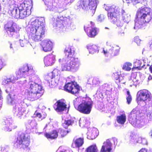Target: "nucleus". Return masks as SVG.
<instances>
[{
	"instance_id": "a18cd8bd",
	"label": "nucleus",
	"mask_w": 152,
	"mask_h": 152,
	"mask_svg": "<svg viewBox=\"0 0 152 152\" xmlns=\"http://www.w3.org/2000/svg\"><path fill=\"white\" fill-rule=\"evenodd\" d=\"M62 121H64V122H62V124H73L75 123H76L75 119H72L71 120H62Z\"/></svg>"
},
{
	"instance_id": "864d4df0",
	"label": "nucleus",
	"mask_w": 152,
	"mask_h": 152,
	"mask_svg": "<svg viewBox=\"0 0 152 152\" xmlns=\"http://www.w3.org/2000/svg\"><path fill=\"white\" fill-rule=\"evenodd\" d=\"M136 81L135 79H134L133 80H129V83H130V86H132L133 85H134L135 82Z\"/></svg>"
},
{
	"instance_id": "4468645a",
	"label": "nucleus",
	"mask_w": 152,
	"mask_h": 152,
	"mask_svg": "<svg viewBox=\"0 0 152 152\" xmlns=\"http://www.w3.org/2000/svg\"><path fill=\"white\" fill-rule=\"evenodd\" d=\"M120 49L118 46L115 45L108 49L103 48L102 53L105 56L111 58L119 54Z\"/></svg>"
},
{
	"instance_id": "4d7b16f0",
	"label": "nucleus",
	"mask_w": 152,
	"mask_h": 152,
	"mask_svg": "<svg viewBox=\"0 0 152 152\" xmlns=\"http://www.w3.org/2000/svg\"><path fill=\"white\" fill-rule=\"evenodd\" d=\"M32 1H28V0L26 1H25L23 4H24L25 3H27L28 4L27 5H26V6H28L29 4V3H31V8H32Z\"/></svg>"
},
{
	"instance_id": "a211bd4d",
	"label": "nucleus",
	"mask_w": 152,
	"mask_h": 152,
	"mask_svg": "<svg viewBox=\"0 0 152 152\" xmlns=\"http://www.w3.org/2000/svg\"><path fill=\"white\" fill-rule=\"evenodd\" d=\"M66 91L73 94L78 93L80 90L79 86L75 82L68 83L64 86Z\"/></svg>"
},
{
	"instance_id": "052dcab7",
	"label": "nucleus",
	"mask_w": 152,
	"mask_h": 152,
	"mask_svg": "<svg viewBox=\"0 0 152 152\" xmlns=\"http://www.w3.org/2000/svg\"><path fill=\"white\" fill-rule=\"evenodd\" d=\"M138 152H148L147 150L145 149H142L140 150Z\"/></svg>"
},
{
	"instance_id": "5701e85b",
	"label": "nucleus",
	"mask_w": 152,
	"mask_h": 152,
	"mask_svg": "<svg viewBox=\"0 0 152 152\" xmlns=\"http://www.w3.org/2000/svg\"><path fill=\"white\" fill-rule=\"evenodd\" d=\"M41 45L44 51L48 52L52 50L53 43L49 39H45L42 42Z\"/></svg>"
},
{
	"instance_id": "ea45409f",
	"label": "nucleus",
	"mask_w": 152,
	"mask_h": 152,
	"mask_svg": "<svg viewBox=\"0 0 152 152\" xmlns=\"http://www.w3.org/2000/svg\"><path fill=\"white\" fill-rule=\"evenodd\" d=\"M108 85L107 84H105L102 85L100 87V90L101 93L105 91H109V89H107Z\"/></svg>"
},
{
	"instance_id": "a878e982",
	"label": "nucleus",
	"mask_w": 152,
	"mask_h": 152,
	"mask_svg": "<svg viewBox=\"0 0 152 152\" xmlns=\"http://www.w3.org/2000/svg\"><path fill=\"white\" fill-rule=\"evenodd\" d=\"M18 79V77H15L13 75H10L9 77H5L3 78L2 81V84L4 85L9 84L10 83H13L15 80Z\"/></svg>"
},
{
	"instance_id": "393cba45",
	"label": "nucleus",
	"mask_w": 152,
	"mask_h": 152,
	"mask_svg": "<svg viewBox=\"0 0 152 152\" xmlns=\"http://www.w3.org/2000/svg\"><path fill=\"white\" fill-rule=\"evenodd\" d=\"M140 114L139 112L136 109H134L129 115V120L130 124H134L136 122L137 117Z\"/></svg>"
},
{
	"instance_id": "b1692460",
	"label": "nucleus",
	"mask_w": 152,
	"mask_h": 152,
	"mask_svg": "<svg viewBox=\"0 0 152 152\" xmlns=\"http://www.w3.org/2000/svg\"><path fill=\"white\" fill-rule=\"evenodd\" d=\"M55 58L56 56L52 54L46 56L45 57L44 59L45 65L46 66L53 65L56 61Z\"/></svg>"
},
{
	"instance_id": "6e6d98bb",
	"label": "nucleus",
	"mask_w": 152,
	"mask_h": 152,
	"mask_svg": "<svg viewBox=\"0 0 152 152\" xmlns=\"http://www.w3.org/2000/svg\"><path fill=\"white\" fill-rule=\"evenodd\" d=\"M36 116L37 117L39 118V120H41L42 119L41 117V115L40 113H36Z\"/></svg>"
},
{
	"instance_id": "58836bf2",
	"label": "nucleus",
	"mask_w": 152,
	"mask_h": 152,
	"mask_svg": "<svg viewBox=\"0 0 152 152\" xmlns=\"http://www.w3.org/2000/svg\"><path fill=\"white\" fill-rule=\"evenodd\" d=\"M20 43L21 47H24L26 46V45L29 43V42L27 39L24 38L23 39H20Z\"/></svg>"
},
{
	"instance_id": "49530a36",
	"label": "nucleus",
	"mask_w": 152,
	"mask_h": 152,
	"mask_svg": "<svg viewBox=\"0 0 152 152\" xmlns=\"http://www.w3.org/2000/svg\"><path fill=\"white\" fill-rule=\"evenodd\" d=\"M146 114L147 117L149 119V120L151 121L152 120V110H147Z\"/></svg>"
},
{
	"instance_id": "603ef678",
	"label": "nucleus",
	"mask_w": 152,
	"mask_h": 152,
	"mask_svg": "<svg viewBox=\"0 0 152 152\" xmlns=\"http://www.w3.org/2000/svg\"><path fill=\"white\" fill-rule=\"evenodd\" d=\"M118 124H116V125L115 126L118 129H120L122 128V126L124 128L126 126H125L126 124H118Z\"/></svg>"
},
{
	"instance_id": "69168bd1",
	"label": "nucleus",
	"mask_w": 152,
	"mask_h": 152,
	"mask_svg": "<svg viewBox=\"0 0 152 152\" xmlns=\"http://www.w3.org/2000/svg\"><path fill=\"white\" fill-rule=\"evenodd\" d=\"M10 49H13V46H12V44L11 43H10Z\"/></svg>"
},
{
	"instance_id": "5fc2aeb1",
	"label": "nucleus",
	"mask_w": 152,
	"mask_h": 152,
	"mask_svg": "<svg viewBox=\"0 0 152 152\" xmlns=\"http://www.w3.org/2000/svg\"><path fill=\"white\" fill-rule=\"evenodd\" d=\"M77 99H75L74 100V106L76 109H77V107H78V105L77 104V103H78V101H77Z\"/></svg>"
},
{
	"instance_id": "0eeeda50",
	"label": "nucleus",
	"mask_w": 152,
	"mask_h": 152,
	"mask_svg": "<svg viewBox=\"0 0 152 152\" xmlns=\"http://www.w3.org/2000/svg\"><path fill=\"white\" fill-rule=\"evenodd\" d=\"M103 8L107 11L108 18L111 22L115 23L118 27L123 26V22L118 20L117 18L118 16L120 15V7L114 5L110 6L104 4Z\"/></svg>"
},
{
	"instance_id": "9b49d317",
	"label": "nucleus",
	"mask_w": 152,
	"mask_h": 152,
	"mask_svg": "<svg viewBox=\"0 0 152 152\" xmlns=\"http://www.w3.org/2000/svg\"><path fill=\"white\" fill-rule=\"evenodd\" d=\"M30 143V137L29 134L21 133L19 134L14 145L18 148L25 149L28 147Z\"/></svg>"
},
{
	"instance_id": "c756f323",
	"label": "nucleus",
	"mask_w": 152,
	"mask_h": 152,
	"mask_svg": "<svg viewBox=\"0 0 152 152\" xmlns=\"http://www.w3.org/2000/svg\"><path fill=\"white\" fill-rule=\"evenodd\" d=\"M119 124H124L126 121V115L123 113L120 116H118L116 118Z\"/></svg>"
},
{
	"instance_id": "7c9ffc66",
	"label": "nucleus",
	"mask_w": 152,
	"mask_h": 152,
	"mask_svg": "<svg viewBox=\"0 0 152 152\" xmlns=\"http://www.w3.org/2000/svg\"><path fill=\"white\" fill-rule=\"evenodd\" d=\"M77 139H76L74 141V143L76 147H79L81 146L83 143V137H80L78 135Z\"/></svg>"
},
{
	"instance_id": "f257e3e1",
	"label": "nucleus",
	"mask_w": 152,
	"mask_h": 152,
	"mask_svg": "<svg viewBox=\"0 0 152 152\" xmlns=\"http://www.w3.org/2000/svg\"><path fill=\"white\" fill-rule=\"evenodd\" d=\"M45 23L44 18L43 17L31 19L26 31L33 40L40 41L44 37L45 30Z\"/></svg>"
},
{
	"instance_id": "72a5a7b5",
	"label": "nucleus",
	"mask_w": 152,
	"mask_h": 152,
	"mask_svg": "<svg viewBox=\"0 0 152 152\" xmlns=\"http://www.w3.org/2000/svg\"><path fill=\"white\" fill-rule=\"evenodd\" d=\"M100 82L98 78H94L93 79L91 78L89 79L88 81V83L90 84H92L94 86L98 85L100 83Z\"/></svg>"
},
{
	"instance_id": "e2e57ef3",
	"label": "nucleus",
	"mask_w": 152,
	"mask_h": 152,
	"mask_svg": "<svg viewBox=\"0 0 152 152\" xmlns=\"http://www.w3.org/2000/svg\"><path fill=\"white\" fill-rule=\"evenodd\" d=\"M152 79V76L151 75H149L148 78V81Z\"/></svg>"
},
{
	"instance_id": "4be33fe9",
	"label": "nucleus",
	"mask_w": 152,
	"mask_h": 152,
	"mask_svg": "<svg viewBox=\"0 0 152 152\" xmlns=\"http://www.w3.org/2000/svg\"><path fill=\"white\" fill-rule=\"evenodd\" d=\"M84 28L87 35L90 37H94L98 34V31L96 28L92 27L91 26H85Z\"/></svg>"
},
{
	"instance_id": "0e129e2a",
	"label": "nucleus",
	"mask_w": 152,
	"mask_h": 152,
	"mask_svg": "<svg viewBox=\"0 0 152 152\" xmlns=\"http://www.w3.org/2000/svg\"><path fill=\"white\" fill-rule=\"evenodd\" d=\"M119 35L121 36H123L124 35V32H122L119 34Z\"/></svg>"
},
{
	"instance_id": "37998d69",
	"label": "nucleus",
	"mask_w": 152,
	"mask_h": 152,
	"mask_svg": "<svg viewBox=\"0 0 152 152\" xmlns=\"http://www.w3.org/2000/svg\"><path fill=\"white\" fill-rule=\"evenodd\" d=\"M127 96L126 97L127 102L128 104H129L131 103L132 98L131 95L130 94V92L129 91H127Z\"/></svg>"
},
{
	"instance_id": "412c9836",
	"label": "nucleus",
	"mask_w": 152,
	"mask_h": 152,
	"mask_svg": "<svg viewBox=\"0 0 152 152\" xmlns=\"http://www.w3.org/2000/svg\"><path fill=\"white\" fill-rule=\"evenodd\" d=\"M88 132L87 133L88 139L90 140H93L95 139L98 135L99 131L96 128L92 127L87 128Z\"/></svg>"
},
{
	"instance_id": "2f4dec72",
	"label": "nucleus",
	"mask_w": 152,
	"mask_h": 152,
	"mask_svg": "<svg viewBox=\"0 0 152 152\" xmlns=\"http://www.w3.org/2000/svg\"><path fill=\"white\" fill-rule=\"evenodd\" d=\"M129 143L132 145L136 144L137 143V138L134 133H132L130 136Z\"/></svg>"
},
{
	"instance_id": "2eb2a0df",
	"label": "nucleus",
	"mask_w": 152,
	"mask_h": 152,
	"mask_svg": "<svg viewBox=\"0 0 152 152\" xmlns=\"http://www.w3.org/2000/svg\"><path fill=\"white\" fill-rule=\"evenodd\" d=\"M61 69L58 66L54 69L52 72V76L51 82L49 83V86L53 88L57 86L60 78Z\"/></svg>"
},
{
	"instance_id": "1a4fd4ad",
	"label": "nucleus",
	"mask_w": 152,
	"mask_h": 152,
	"mask_svg": "<svg viewBox=\"0 0 152 152\" xmlns=\"http://www.w3.org/2000/svg\"><path fill=\"white\" fill-rule=\"evenodd\" d=\"M99 3L98 0H81L78 1L75 7L76 8L80 10L90 11L92 15L95 12L97 4Z\"/></svg>"
},
{
	"instance_id": "de8ad7c7",
	"label": "nucleus",
	"mask_w": 152,
	"mask_h": 152,
	"mask_svg": "<svg viewBox=\"0 0 152 152\" xmlns=\"http://www.w3.org/2000/svg\"><path fill=\"white\" fill-rule=\"evenodd\" d=\"M9 147L8 146L6 145L2 147L0 152H9Z\"/></svg>"
},
{
	"instance_id": "4c0bfd02",
	"label": "nucleus",
	"mask_w": 152,
	"mask_h": 152,
	"mask_svg": "<svg viewBox=\"0 0 152 152\" xmlns=\"http://www.w3.org/2000/svg\"><path fill=\"white\" fill-rule=\"evenodd\" d=\"M87 152H98V150L95 145H91L86 150Z\"/></svg>"
},
{
	"instance_id": "f03ea898",
	"label": "nucleus",
	"mask_w": 152,
	"mask_h": 152,
	"mask_svg": "<svg viewBox=\"0 0 152 152\" xmlns=\"http://www.w3.org/2000/svg\"><path fill=\"white\" fill-rule=\"evenodd\" d=\"M75 51V49L72 46L65 48L64 51L65 56L58 60L59 62L61 64V68L60 69L61 71H69L71 69L76 71L79 69L80 61L78 58L73 57Z\"/></svg>"
},
{
	"instance_id": "dca6fc26",
	"label": "nucleus",
	"mask_w": 152,
	"mask_h": 152,
	"mask_svg": "<svg viewBox=\"0 0 152 152\" xmlns=\"http://www.w3.org/2000/svg\"><path fill=\"white\" fill-rule=\"evenodd\" d=\"M92 108L91 102L85 101L78 106L77 110L81 113L86 114H89L91 111Z\"/></svg>"
},
{
	"instance_id": "3c124183",
	"label": "nucleus",
	"mask_w": 152,
	"mask_h": 152,
	"mask_svg": "<svg viewBox=\"0 0 152 152\" xmlns=\"http://www.w3.org/2000/svg\"><path fill=\"white\" fill-rule=\"evenodd\" d=\"M141 40L139 39L138 37H136L134 38V41L137 43L138 45L140 44Z\"/></svg>"
},
{
	"instance_id": "cd10ccee",
	"label": "nucleus",
	"mask_w": 152,
	"mask_h": 152,
	"mask_svg": "<svg viewBox=\"0 0 152 152\" xmlns=\"http://www.w3.org/2000/svg\"><path fill=\"white\" fill-rule=\"evenodd\" d=\"M120 13H121L122 15V18L124 21L128 23L130 20V16L129 14H126L125 11L123 9L120 8Z\"/></svg>"
},
{
	"instance_id": "ddd939ff",
	"label": "nucleus",
	"mask_w": 152,
	"mask_h": 152,
	"mask_svg": "<svg viewBox=\"0 0 152 152\" xmlns=\"http://www.w3.org/2000/svg\"><path fill=\"white\" fill-rule=\"evenodd\" d=\"M18 74L21 76H23L24 77L21 80L24 78L26 79V76H31L34 78L35 77V72L33 69V66L30 64H25L19 69Z\"/></svg>"
},
{
	"instance_id": "e433bc0d",
	"label": "nucleus",
	"mask_w": 152,
	"mask_h": 152,
	"mask_svg": "<svg viewBox=\"0 0 152 152\" xmlns=\"http://www.w3.org/2000/svg\"><path fill=\"white\" fill-rule=\"evenodd\" d=\"M132 64L128 62L125 63L123 66L122 69L125 70L129 71L131 69Z\"/></svg>"
},
{
	"instance_id": "f3484780",
	"label": "nucleus",
	"mask_w": 152,
	"mask_h": 152,
	"mask_svg": "<svg viewBox=\"0 0 152 152\" xmlns=\"http://www.w3.org/2000/svg\"><path fill=\"white\" fill-rule=\"evenodd\" d=\"M116 141L117 140L115 138L107 140L103 143L100 152H111L113 148V142L114 145H116L115 141Z\"/></svg>"
},
{
	"instance_id": "20e7f679",
	"label": "nucleus",
	"mask_w": 152,
	"mask_h": 152,
	"mask_svg": "<svg viewBox=\"0 0 152 152\" xmlns=\"http://www.w3.org/2000/svg\"><path fill=\"white\" fill-rule=\"evenodd\" d=\"M136 17L134 28L137 30L142 28L145 23H148L151 20L152 18L151 10L147 7H142L138 10Z\"/></svg>"
},
{
	"instance_id": "09e8293b",
	"label": "nucleus",
	"mask_w": 152,
	"mask_h": 152,
	"mask_svg": "<svg viewBox=\"0 0 152 152\" xmlns=\"http://www.w3.org/2000/svg\"><path fill=\"white\" fill-rule=\"evenodd\" d=\"M132 126L136 129H140L144 127V125L142 124H132Z\"/></svg>"
},
{
	"instance_id": "f704fd0d",
	"label": "nucleus",
	"mask_w": 152,
	"mask_h": 152,
	"mask_svg": "<svg viewBox=\"0 0 152 152\" xmlns=\"http://www.w3.org/2000/svg\"><path fill=\"white\" fill-rule=\"evenodd\" d=\"M137 143L141 144L143 145H147L148 142L147 140L144 137L139 136L137 137Z\"/></svg>"
},
{
	"instance_id": "9d476101",
	"label": "nucleus",
	"mask_w": 152,
	"mask_h": 152,
	"mask_svg": "<svg viewBox=\"0 0 152 152\" xmlns=\"http://www.w3.org/2000/svg\"><path fill=\"white\" fill-rule=\"evenodd\" d=\"M70 17H63V16L58 17L56 19L53 18L52 20L53 21V25L61 28L66 27L68 29L74 30L75 28V26L70 19Z\"/></svg>"
},
{
	"instance_id": "bb28decb",
	"label": "nucleus",
	"mask_w": 152,
	"mask_h": 152,
	"mask_svg": "<svg viewBox=\"0 0 152 152\" xmlns=\"http://www.w3.org/2000/svg\"><path fill=\"white\" fill-rule=\"evenodd\" d=\"M87 48L89 51V53L91 54H94V53L99 52L98 47L95 45L92 44H90L87 46Z\"/></svg>"
},
{
	"instance_id": "13d9d810",
	"label": "nucleus",
	"mask_w": 152,
	"mask_h": 152,
	"mask_svg": "<svg viewBox=\"0 0 152 152\" xmlns=\"http://www.w3.org/2000/svg\"><path fill=\"white\" fill-rule=\"evenodd\" d=\"M62 126L63 127L65 128L66 129H67L68 127L70 125H72V124H63Z\"/></svg>"
},
{
	"instance_id": "c85d7f7f",
	"label": "nucleus",
	"mask_w": 152,
	"mask_h": 152,
	"mask_svg": "<svg viewBox=\"0 0 152 152\" xmlns=\"http://www.w3.org/2000/svg\"><path fill=\"white\" fill-rule=\"evenodd\" d=\"M45 136L48 138L53 139L57 137L58 134L56 131L54 130L50 133H46Z\"/></svg>"
},
{
	"instance_id": "338daca9",
	"label": "nucleus",
	"mask_w": 152,
	"mask_h": 152,
	"mask_svg": "<svg viewBox=\"0 0 152 152\" xmlns=\"http://www.w3.org/2000/svg\"><path fill=\"white\" fill-rule=\"evenodd\" d=\"M79 126L82 128L84 126V124H79Z\"/></svg>"
},
{
	"instance_id": "c03bdc74",
	"label": "nucleus",
	"mask_w": 152,
	"mask_h": 152,
	"mask_svg": "<svg viewBox=\"0 0 152 152\" xmlns=\"http://www.w3.org/2000/svg\"><path fill=\"white\" fill-rule=\"evenodd\" d=\"M3 120V121L2 122V123H4L6 124H12L13 123L12 119L10 118H5Z\"/></svg>"
},
{
	"instance_id": "79ce46f5",
	"label": "nucleus",
	"mask_w": 152,
	"mask_h": 152,
	"mask_svg": "<svg viewBox=\"0 0 152 152\" xmlns=\"http://www.w3.org/2000/svg\"><path fill=\"white\" fill-rule=\"evenodd\" d=\"M58 133H59L62 137H63L66 135L67 133L69 132L68 130L67 131V132L62 129H59L58 130Z\"/></svg>"
},
{
	"instance_id": "680f3d73",
	"label": "nucleus",
	"mask_w": 152,
	"mask_h": 152,
	"mask_svg": "<svg viewBox=\"0 0 152 152\" xmlns=\"http://www.w3.org/2000/svg\"><path fill=\"white\" fill-rule=\"evenodd\" d=\"M150 136L152 138V130H151L149 133Z\"/></svg>"
},
{
	"instance_id": "f8f14e48",
	"label": "nucleus",
	"mask_w": 152,
	"mask_h": 152,
	"mask_svg": "<svg viewBox=\"0 0 152 152\" xmlns=\"http://www.w3.org/2000/svg\"><path fill=\"white\" fill-rule=\"evenodd\" d=\"M138 101L145 102L146 105L149 106L152 105V96L151 93L147 90L139 91L137 94Z\"/></svg>"
},
{
	"instance_id": "6ab92c4d",
	"label": "nucleus",
	"mask_w": 152,
	"mask_h": 152,
	"mask_svg": "<svg viewBox=\"0 0 152 152\" xmlns=\"http://www.w3.org/2000/svg\"><path fill=\"white\" fill-rule=\"evenodd\" d=\"M16 27L15 23L9 21L4 25V28L9 36L12 37L16 32Z\"/></svg>"
},
{
	"instance_id": "c9c22d12",
	"label": "nucleus",
	"mask_w": 152,
	"mask_h": 152,
	"mask_svg": "<svg viewBox=\"0 0 152 152\" xmlns=\"http://www.w3.org/2000/svg\"><path fill=\"white\" fill-rule=\"evenodd\" d=\"M142 64V62L140 60L136 59L134 63V68H132V69H134V68H137L139 69H141V68L142 67H141V64Z\"/></svg>"
},
{
	"instance_id": "aec40b11",
	"label": "nucleus",
	"mask_w": 152,
	"mask_h": 152,
	"mask_svg": "<svg viewBox=\"0 0 152 152\" xmlns=\"http://www.w3.org/2000/svg\"><path fill=\"white\" fill-rule=\"evenodd\" d=\"M53 107L57 112H61L66 110H67L68 112L69 111V108L66 107V105L61 100L57 101L54 105Z\"/></svg>"
},
{
	"instance_id": "423d86ee",
	"label": "nucleus",
	"mask_w": 152,
	"mask_h": 152,
	"mask_svg": "<svg viewBox=\"0 0 152 152\" xmlns=\"http://www.w3.org/2000/svg\"><path fill=\"white\" fill-rule=\"evenodd\" d=\"M50 10L61 12L74 0H43Z\"/></svg>"
},
{
	"instance_id": "7ed1b4c3",
	"label": "nucleus",
	"mask_w": 152,
	"mask_h": 152,
	"mask_svg": "<svg viewBox=\"0 0 152 152\" xmlns=\"http://www.w3.org/2000/svg\"><path fill=\"white\" fill-rule=\"evenodd\" d=\"M20 86H23L27 91V99L33 101L39 98L43 94L44 91L41 85L32 80L29 81L25 78L17 82Z\"/></svg>"
},
{
	"instance_id": "a19ab883",
	"label": "nucleus",
	"mask_w": 152,
	"mask_h": 152,
	"mask_svg": "<svg viewBox=\"0 0 152 152\" xmlns=\"http://www.w3.org/2000/svg\"><path fill=\"white\" fill-rule=\"evenodd\" d=\"M105 18V16L103 14H100L98 15L97 19V21L99 22L103 21Z\"/></svg>"
},
{
	"instance_id": "39448f33",
	"label": "nucleus",
	"mask_w": 152,
	"mask_h": 152,
	"mask_svg": "<svg viewBox=\"0 0 152 152\" xmlns=\"http://www.w3.org/2000/svg\"><path fill=\"white\" fill-rule=\"evenodd\" d=\"M9 94L7 97V102L8 104L13 106V112L15 114L20 117L26 112V107L27 106L24 101L16 98V96Z\"/></svg>"
},
{
	"instance_id": "473e14b6",
	"label": "nucleus",
	"mask_w": 152,
	"mask_h": 152,
	"mask_svg": "<svg viewBox=\"0 0 152 152\" xmlns=\"http://www.w3.org/2000/svg\"><path fill=\"white\" fill-rule=\"evenodd\" d=\"M17 127L15 124H5L4 127V130L6 131H10L12 129H14Z\"/></svg>"
},
{
	"instance_id": "6e6552de",
	"label": "nucleus",
	"mask_w": 152,
	"mask_h": 152,
	"mask_svg": "<svg viewBox=\"0 0 152 152\" xmlns=\"http://www.w3.org/2000/svg\"><path fill=\"white\" fill-rule=\"evenodd\" d=\"M28 6L27 3L21 4L19 7H14L10 10L12 16L16 18H24L31 13V3H29Z\"/></svg>"
},
{
	"instance_id": "774afa93",
	"label": "nucleus",
	"mask_w": 152,
	"mask_h": 152,
	"mask_svg": "<svg viewBox=\"0 0 152 152\" xmlns=\"http://www.w3.org/2000/svg\"><path fill=\"white\" fill-rule=\"evenodd\" d=\"M150 47L151 49L152 50V42L150 45Z\"/></svg>"
},
{
	"instance_id": "8fccbe9b",
	"label": "nucleus",
	"mask_w": 152,
	"mask_h": 152,
	"mask_svg": "<svg viewBox=\"0 0 152 152\" xmlns=\"http://www.w3.org/2000/svg\"><path fill=\"white\" fill-rule=\"evenodd\" d=\"M127 3H132L133 4H136L139 2L138 0H126Z\"/></svg>"
},
{
	"instance_id": "bf43d9fd",
	"label": "nucleus",
	"mask_w": 152,
	"mask_h": 152,
	"mask_svg": "<svg viewBox=\"0 0 152 152\" xmlns=\"http://www.w3.org/2000/svg\"><path fill=\"white\" fill-rule=\"evenodd\" d=\"M3 62L1 59H0V70L2 69V67Z\"/></svg>"
}]
</instances>
